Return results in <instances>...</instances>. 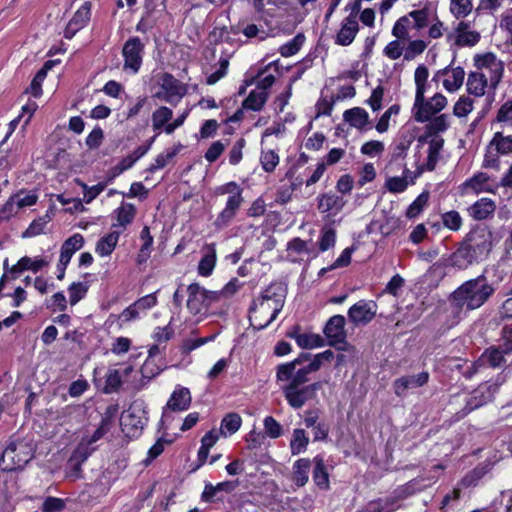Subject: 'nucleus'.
Wrapping results in <instances>:
<instances>
[{
    "mask_svg": "<svg viewBox=\"0 0 512 512\" xmlns=\"http://www.w3.org/2000/svg\"><path fill=\"white\" fill-rule=\"evenodd\" d=\"M323 363L320 354H316L308 365L298 368V373L292 383L281 385L283 395L292 408L300 409L316 397L317 391L322 388V383L314 382L308 385L306 383L309 381L308 375L318 371Z\"/></svg>",
    "mask_w": 512,
    "mask_h": 512,
    "instance_id": "f257e3e1",
    "label": "nucleus"
},
{
    "mask_svg": "<svg viewBox=\"0 0 512 512\" xmlns=\"http://www.w3.org/2000/svg\"><path fill=\"white\" fill-rule=\"evenodd\" d=\"M494 287L480 275L459 286L450 296L453 311L460 317L462 312L480 308L494 294Z\"/></svg>",
    "mask_w": 512,
    "mask_h": 512,
    "instance_id": "f03ea898",
    "label": "nucleus"
},
{
    "mask_svg": "<svg viewBox=\"0 0 512 512\" xmlns=\"http://www.w3.org/2000/svg\"><path fill=\"white\" fill-rule=\"evenodd\" d=\"M492 249V234L486 229H477L467 235L466 240L454 253L455 263L469 265L485 259Z\"/></svg>",
    "mask_w": 512,
    "mask_h": 512,
    "instance_id": "7ed1b4c3",
    "label": "nucleus"
},
{
    "mask_svg": "<svg viewBox=\"0 0 512 512\" xmlns=\"http://www.w3.org/2000/svg\"><path fill=\"white\" fill-rule=\"evenodd\" d=\"M32 460V437L14 436L0 456V469L11 472L23 469Z\"/></svg>",
    "mask_w": 512,
    "mask_h": 512,
    "instance_id": "20e7f679",
    "label": "nucleus"
},
{
    "mask_svg": "<svg viewBox=\"0 0 512 512\" xmlns=\"http://www.w3.org/2000/svg\"><path fill=\"white\" fill-rule=\"evenodd\" d=\"M504 378L498 377V382L480 384L471 394L460 393L451 396L449 403L455 405L457 403H465V407L459 412L460 416H465L471 411L490 402L499 386L503 383Z\"/></svg>",
    "mask_w": 512,
    "mask_h": 512,
    "instance_id": "39448f33",
    "label": "nucleus"
},
{
    "mask_svg": "<svg viewBox=\"0 0 512 512\" xmlns=\"http://www.w3.org/2000/svg\"><path fill=\"white\" fill-rule=\"evenodd\" d=\"M157 86L153 97L173 106H176L188 92L186 84L167 72L157 76Z\"/></svg>",
    "mask_w": 512,
    "mask_h": 512,
    "instance_id": "423d86ee",
    "label": "nucleus"
},
{
    "mask_svg": "<svg viewBox=\"0 0 512 512\" xmlns=\"http://www.w3.org/2000/svg\"><path fill=\"white\" fill-rule=\"evenodd\" d=\"M187 292V308L194 315L208 311L213 304L219 302V294L205 289L198 283L190 284Z\"/></svg>",
    "mask_w": 512,
    "mask_h": 512,
    "instance_id": "0eeeda50",
    "label": "nucleus"
},
{
    "mask_svg": "<svg viewBox=\"0 0 512 512\" xmlns=\"http://www.w3.org/2000/svg\"><path fill=\"white\" fill-rule=\"evenodd\" d=\"M425 93H422V97L418 98V94H415V101L413 105L414 119L419 123L429 121L431 117L442 109L447 104V99L444 95L437 93L429 100L425 99Z\"/></svg>",
    "mask_w": 512,
    "mask_h": 512,
    "instance_id": "6e6552de",
    "label": "nucleus"
},
{
    "mask_svg": "<svg viewBox=\"0 0 512 512\" xmlns=\"http://www.w3.org/2000/svg\"><path fill=\"white\" fill-rule=\"evenodd\" d=\"M144 54V44L139 37L129 38L123 45V69L132 74L138 73L141 68Z\"/></svg>",
    "mask_w": 512,
    "mask_h": 512,
    "instance_id": "1a4fd4ad",
    "label": "nucleus"
},
{
    "mask_svg": "<svg viewBox=\"0 0 512 512\" xmlns=\"http://www.w3.org/2000/svg\"><path fill=\"white\" fill-rule=\"evenodd\" d=\"M147 423L145 411L142 409L141 404L136 402L132 404L129 409L122 413L121 426L124 432L129 435H136L141 431Z\"/></svg>",
    "mask_w": 512,
    "mask_h": 512,
    "instance_id": "9d476101",
    "label": "nucleus"
},
{
    "mask_svg": "<svg viewBox=\"0 0 512 512\" xmlns=\"http://www.w3.org/2000/svg\"><path fill=\"white\" fill-rule=\"evenodd\" d=\"M287 294L286 286L281 282L271 283L260 295V299L270 301L274 305L269 321H274L282 310Z\"/></svg>",
    "mask_w": 512,
    "mask_h": 512,
    "instance_id": "9b49d317",
    "label": "nucleus"
},
{
    "mask_svg": "<svg viewBox=\"0 0 512 512\" xmlns=\"http://www.w3.org/2000/svg\"><path fill=\"white\" fill-rule=\"evenodd\" d=\"M377 313V304L371 300H359L348 310V318L355 325L367 324Z\"/></svg>",
    "mask_w": 512,
    "mask_h": 512,
    "instance_id": "f8f14e48",
    "label": "nucleus"
},
{
    "mask_svg": "<svg viewBox=\"0 0 512 512\" xmlns=\"http://www.w3.org/2000/svg\"><path fill=\"white\" fill-rule=\"evenodd\" d=\"M272 307L274 305L270 301L263 299L254 300L249 309V320L251 325L257 329H264L273 321H269V316L272 314Z\"/></svg>",
    "mask_w": 512,
    "mask_h": 512,
    "instance_id": "ddd939ff",
    "label": "nucleus"
},
{
    "mask_svg": "<svg viewBox=\"0 0 512 512\" xmlns=\"http://www.w3.org/2000/svg\"><path fill=\"white\" fill-rule=\"evenodd\" d=\"M311 358V354L307 352H302L300 355L294 360L279 364L276 367V379L280 383H284L283 385H289L292 383L293 379L296 377L298 373V366L303 363L309 361Z\"/></svg>",
    "mask_w": 512,
    "mask_h": 512,
    "instance_id": "4468645a",
    "label": "nucleus"
},
{
    "mask_svg": "<svg viewBox=\"0 0 512 512\" xmlns=\"http://www.w3.org/2000/svg\"><path fill=\"white\" fill-rule=\"evenodd\" d=\"M239 482L236 481H223L216 485L211 483L205 484L204 490L201 494L203 502L212 503L215 501H223L222 493H232L238 486Z\"/></svg>",
    "mask_w": 512,
    "mask_h": 512,
    "instance_id": "2eb2a0df",
    "label": "nucleus"
},
{
    "mask_svg": "<svg viewBox=\"0 0 512 512\" xmlns=\"http://www.w3.org/2000/svg\"><path fill=\"white\" fill-rule=\"evenodd\" d=\"M429 380V373L423 371L417 375H407L397 378L393 382L394 392L397 396L402 397L409 389L422 387L427 384Z\"/></svg>",
    "mask_w": 512,
    "mask_h": 512,
    "instance_id": "dca6fc26",
    "label": "nucleus"
},
{
    "mask_svg": "<svg viewBox=\"0 0 512 512\" xmlns=\"http://www.w3.org/2000/svg\"><path fill=\"white\" fill-rule=\"evenodd\" d=\"M345 318L342 315L332 316L324 327V334L329 340V345L336 346L344 343L346 333L344 330Z\"/></svg>",
    "mask_w": 512,
    "mask_h": 512,
    "instance_id": "f3484780",
    "label": "nucleus"
},
{
    "mask_svg": "<svg viewBox=\"0 0 512 512\" xmlns=\"http://www.w3.org/2000/svg\"><path fill=\"white\" fill-rule=\"evenodd\" d=\"M243 202V196H229L224 209L218 214L214 221L215 227L218 229L227 227L235 218Z\"/></svg>",
    "mask_w": 512,
    "mask_h": 512,
    "instance_id": "a211bd4d",
    "label": "nucleus"
},
{
    "mask_svg": "<svg viewBox=\"0 0 512 512\" xmlns=\"http://www.w3.org/2000/svg\"><path fill=\"white\" fill-rule=\"evenodd\" d=\"M455 44L459 47L475 46L481 38L478 31L471 30L470 21H460L455 27Z\"/></svg>",
    "mask_w": 512,
    "mask_h": 512,
    "instance_id": "6ab92c4d",
    "label": "nucleus"
},
{
    "mask_svg": "<svg viewBox=\"0 0 512 512\" xmlns=\"http://www.w3.org/2000/svg\"><path fill=\"white\" fill-rule=\"evenodd\" d=\"M32 205V194H25L22 196V193L15 194L10 197V199L4 204L2 209L0 210V219H8L14 213H18L20 209L26 206Z\"/></svg>",
    "mask_w": 512,
    "mask_h": 512,
    "instance_id": "aec40b11",
    "label": "nucleus"
},
{
    "mask_svg": "<svg viewBox=\"0 0 512 512\" xmlns=\"http://www.w3.org/2000/svg\"><path fill=\"white\" fill-rule=\"evenodd\" d=\"M346 201L343 197L334 193H324L318 197V209L321 213L337 215L345 206Z\"/></svg>",
    "mask_w": 512,
    "mask_h": 512,
    "instance_id": "412c9836",
    "label": "nucleus"
},
{
    "mask_svg": "<svg viewBox=\"0 0 512 512\" xmlns=\"http://www.w3.org/2000/svg\"><path fill=\"white\" fill-rule=\"evenodd\" d=\"M359 31L357 20L353 16H347L343 22L339 32L336 35L335 43L341 46L350 45L355 39Z\"/></svg>",
    "mask_w": 512,
    "mask_h": 512,
    "instance_id": "4be33fe9",
    "label": "nucleus"
},
{
    "mask_svg": "<svg viewBox=\"0 0 512 512\" xmlns=\"http://www.w3.org/2000/svg\"><path fill=\"white\" fill-rule=\"evenodd\" d=\"M400 508V504H397L395 498L390 495L383 498H377L369 501L365 506L356 512H395Z\"/></svg>",
    "mask_w": 512,
    "mask_h": 512,
    "instance_id": "5701e85b",
    "label": "nucleus"
},
{
    "mask_svg": "<svg viewBox=\"0 0 512 512\" xmlns=\"http://www.w3.org/2000/svg\"><path fill=\"white\" fill-rule=\"evenodd\" d=\"M84 245V238L81 234L75 233L69 237L61 247L59 262L61 265L67 266L73 254L80 250Z\"/></svg>",
    "mask_w": 512,
    "mask_h": 512,
    "instance_id": "b1692460",
    "label": "nucleus"
},
{
    "mask_svg": "<svg viewBox=\"0 0 512 512\" xmlns=\"http://www.w3.org/2000/svg\"><path fill=\"white\" fill-rule=\"evenodd\" d=\"M191 404V394L187 388L175 390L170 396L166 407L172 411H184Z\"/></svg>",
    "mask_w": 512,
    "mask_h": 512,
    "instance_id": "393cba45",
    "label": "nucleus"
},
{
    "mask_svg": "<svg viewBox=\"0 0 512 512\" xmlns=\"http://www.w3.org/2000/svg\"><path fill=\"white\" fill-rule=\"evenodd\" d=\"M488 77L481 72H471L467 79V91L476 97L483 96L488 85Z\"/></svg>",
    "mask_w": 512,
    "mask_h": 512,
    "instance_id": "a878e982",
    "label": "nucleus"
},
{
    "mask_svg": "<svg viewBox=\"0 0 512 512\" xmlns=\"http://www.w3.org/2000/svg\"><path fill=\"white\" fill-rule=\"evenodd\" d=\"M344 120L351 126L363 130L369 123V115L367 111L361 107L348 109L343 114Z\"/></svg>",
    "mask_w": 512,
    "mask_h": 512,
    "instance_id": "bb28decb",
    "label": "nucleus"
},
{
    "mask_svg": "<svg viewBox=\"0 0 512 512\" xmlns=\"http://www.w3.org/2000/svg\"><path fill=\"white\" fill-rule=\"evenodd\" d=\"M311 461L306 458L298 459L293 465L292 481L298 486L306 485L309 480Z\"/></svg>",
    "mask_w": 512,
    "mask_h": 512,
    "instance_id": "cd10ccee",
    "label": "nucleus"
},
{
    "mask_svg": "<svg viewBox=\"0 0 512 512\" xmlns=\"http://www.w3.org/2000/svg\"><path fill=\"white\" fill-rule=\"evenodd\" d=\"M495 208V203L491 199L482 198L471 206L470 214L476 220H484L493 214Z\"/></svg>",
    "mask_w": 512,
    "mask_h": 512,
    "instance_id": "c85d7f7f",
    "label": "nucleus"
},
{
    "mask_svg": "<svg viewBox=\"0 0 512 512\" xmlns=\"http://www.w3.org/2000/svg\"><path fill=\"white\" fill-rule=\"evenodd\" d=\"M242 424V418L238 413L231 412L224 416L221 421L219 433L222 437H228L236 433Z\"/></svg>",
    "mask_w": 512,
    "mask_h": 512,
    "instance_id": "c756f323",
    "label": "nucleus"
},
{
    "mask_svg": "<svg viewBox=\"0 0 512 512\" xmlns=\"http://www.w3.org/2000/svg\"><path fill=\"white\" fill-rule=\"evenodd\" d=\"M431 10L428 7L413 10L406 15L411 20V29L422 30L426 28L431 21Z\"/></svg>",
    "mask_w": 512,
    "mask_h": 512,
    "instance_id": "7c9ffc66",
    "label": "nucleus"
},
{
    "mask_svg": "<svg viewBox=\"0 0 512 512\" xmlns=\"http://www.w3.org/2000/svg\"><path fill=\"white\" fill-rule=\"evenodd\" d=\"M314 470L313 480L320 489H327L329 487V477L326 471L324 459L321 456H316L313 459Z\"/></svg>",
    "mask_w": 512,
    "mask_h": 512,
    "instance_id": "2f4dec72",
    "label": "nucleus"
},
{
    "mask_svg": "<svg viewBox=\"0 0 512 512\" xmlns=\"http://www.w3.org/2000/svg\"><path fill=\"white\" fill-rule=\"evenodd\" d=\"M494 147L501 155L512 153V135H505L503 132H496L490 141L489 148Z\"/></svg>",
    "mask_w": 512,
    "mask_h": 512,
    "instance_id": "473e14b6",
    "label": "nucleus"
},
{
    "mask_svg": "<svg viewBox=\"0 0 512 512\" xmlns=\"http://www.w3.org/2000/svg\"><path fill=\"white\" fill-rule=\"evenodd\" d=\"M208 253L200 260L198 264V273L207 277L212 274L216 264L215 244L207 245Z\"/></svg>",
    "mask_w": 512,
    "mask_h": 512,
    "instance_id": "72a5a7b5",
    "label": "nucleus"
},
{
    "mask_svg": "<svg viewBox=\"0 0 512 512\" xmlns=\"http://www.w3.org/2000/svg\"><path fill=\"white\" fill-rule=\"evenodd\" d=\"M119 234L120 232L113 231L108 235L102 237L96 244V252L100 256L110 255L118 243Z\"/></svg>",
    "mask_w": 512,
    "mask_h": 512,
    "instance_id": "f704fd0d",
    "label": "nucleus"
},
{
    "mask_svg": "<svg viewBox=\"0 0 512 512\" xmlns=\"http://www.w3.org/2000/svg\"><path fill=\"white\" fill-rule=\"evenodd\" d=\"M444 145V139L440 136L432 137L429 140L428 155H427V169L432 171L439 159L440 151Z\"/></svg>",
    "mask_w": 512,
    "mask_h": 512,
    "instance_id": "c9c22d12",
    "label": "nucleus"
},
{
    "mask_svg": "<svg viewBox=\"0 0 512 512\" xmlns=\"http://www.w3.org/2000/svg\"><path fill=\"white\" fill-rule=\"evenodd\" d=\"M288 257L291 258L292 261H297L298 258L302 259L304 255L309 256L311 251L307 246V242L300 239L294 238L287 244Z\"/></svg>",
    "mask_w": 512,
    "mask_h": 512,
    "instance_id": "e433bc0d",
    "label": "nucleus"
},
{
    "mask_svg": "<svg viewBox=\"0 0 512 512\" xmlns=\"http://www.w3.org/2000/svg\"><path fill=\"white\" fill-rule=\"evenodd\" d=\"M268 98L267 91L253 90L249 93L248 97L243 101V107L253 111L262 109Z\"/></svg>",
    "mask_w": 512,
    "mask_h": 512,
    "instance_id": "4c0bfd02",
    "label": "nucleus"
},
{
    "mask_svg": "<svg viewBox=\"0 0 512 512\" xmlns=\"http://www.w3.org/2000/svg\"><path fill=\"white\" fill-rule=\"evenodd\" d=\"M449 10L456 19H464L473 10V0H450Z\"/></svg>",
    "mask_w": 512,
    "mask_h": 512,
    "instance_id": "58836bf2",
    "label": "nucleus"
},
{
    "mask_svg": "<svg viewBox=\"0 0 512 512\" xmlns=\"http://www.w3.org/2000/svg\"><path fill=\"white\" fill-rule=\"evenodd\" d=\"M505 354L500 349V347L491 346L487 348L481 356V359L488 363L489 366L493 368H498L502 366L505 362Z\"/></svg>",
    "mask_w": 512,
    "mask_h": 512,
    "instance_id": "ea45409f",
    "label": "nucleus"
},
{
    "mask_svg": "<svg viewBox=\"0 0 512 512\" xmlns=\"http://www.w3.org/2000/svg\"><path fill=\"white\" fill-rule=\"evenodd\" d=\"M295 341L297 345L303 349H313L324 345L323 338L312 333L297 334V336H295Z\"/></svg>",
    "mask_w": 512,
    "mask_h": 512,
    "instance_id": "a19ab883",
    "label": "nucleus"
},
{
    "mask_svg": "<svg viewBox=\"0 0 512 512\" xmlns=\"http://www.w3.org/2000/svg\"><path fill=\"white\" fill-rule=\"evenodd\" d=\"M173 112L166 106L157 108L152 113V127L155 131L161 130L171 120Z\"/></svg>",
    "mask_w": 512,
    "mask_h": 512,
    "instance_id": "79ce46f5",
    "label": "nucleus"
},
{
    "mask_svg": "<svg viewBox=\"0 0 512 512\" xmlns=\"http://www.w3.org/2000/svg\"><path fill=\"white\" fill-rule=\"evenodd\" d=\"M465 72L462 67H456L451 70V75L443 81V86L449 92L458 90L464 81Z\"/></svg>",
    "mask_w": 512,
    "mask_h": 512,
    "instance_id": "37998d69",
    "label": "nucleus"
},
{
    "mask_svg": "<svg viewBox=\"0 0 512 512\" xmlns=\"http://www.w3.org/2000/svg\"><path fill=\"white\" fill-rule=\"evenodd\" d=\"M115 213L117 214V225L125 229L133 221L136 209L133 204L127 203L117 208Z\"/></svg>",
    "mask_w": 512,
    "mask_h": 512,
    "instance_id": "c03bdc74",
    "label": "nucleus"
},
{
    "mask_svg": "<svg viewBox=\"0 0 512 512\" xmlns=\"http://www.w3.org/2000/svg\"><path fill=\"white\" fill-rule=\"evenodd\" d=\"M308 443H309V439L306 436L305 430L295 429L293 431V437L290 442V449H291L292 455H298L301 452L305 451Z\"/></svg>",
    "mask_w": 512,
    "mask_h": 512,
    "instance_id": "a18cd8bd",
    "label": "nucleus"
},
{
    "mask_svg": "<svg viewBox=\"0 0 512 512\" xmlns=\"http://www.w3.org/2000/svg\"><path fill=\"white\" fill-rule=\"evenodd\" d=\"M489 180V176L486 173L478 172L471 178L463 183L465 189H470L475 193H479L485 190V185Z\"/></svg>",
    "mask_w": 512,
    "mask_h": 512,
    "instance_id": "49530a36",
    "label": "nucleus"
},
{
    "mask_svg": "<svg viewBox=\"0 0 512 512\" xmlns=\"http://www.w3.org/2000/svg\"><path fill=\"white\" fill-rule=\"evenodd\" d=\"M105 393L117 392L122 385V374L117 369H109L105 376Z\"/></svg>",
    "mask_w": 512,
    "mask_h": 512,
    "instance_id": "de8ad7c7",
    "label": "nucleus"
},
{
    "mask_svg": "<svg viewBox=\"0 0 512 512\" xmlns=\"http://www.w3.org/2000/svg\"><path fill=\"white\" fill-rule=\"evenodd\" d=\"M305 41L303 34H298L287 43L279 48V52L283 57H290L295 55L301 48Z\"/></svg>",
    "mask_w": 512,
    "mask_h": 512,
    "instance_id": "09e8293b",
    "label": "nucleus"
},
{
    "mask_svg": "<svg viewBox=\"0 0 512 512\" xmlns=\"http://www.w3.org/2000/svg\"><path fill=\"white\" fill-rule=\"evenodd\" d=\"M90 11L91 3L87 1L74 13L69 22L81 30L90 20Z\"/></svg>",
    "mask_w": 512,
    "mask_h": 512,
    "instance_id": "8fccbe9b",
    "label": "nucleus"
},
{
    "mask_svg": "<svg viewBox=\"0 0 512 512\" xmlns=\"http://www.w3.org/2000/svg\"><path fill=\"white\" fill-rule=\"evenodd\" d=\"M428 69L424 65H419L414 73V80L416 84V93L418 94V98L422 97V93H425L427 87V79H428Z\"/></svg>",
    "mask_w": 512,
    "mask_h": 512,
    "instance_id": "3c124183",
    "label": "nucleus"
},
{
    "mask_svg": "<svg viewBox=\"0 0 512 512\" xmlns=\"http://www.w3.org/2000/svg\"><path fill=\"white\" fill-rule=\"evenodd\" d=\"M279 160V155L274 150L261 152L260 163L265 172H273L279 164Z\"/></svg>",
    "mask_w": 512,
    "mask_h": 512,
    "instance_id": "603ef678",
    "label": "nucleus"
},
{
    "mask_svg": "<svg viewBox=\"0 0 512 512\" xmlns=\"http://www.w3.org/2000/svg\"><path fill=\"white\" fill-rule=\"evenodd\" d=\"M411 20H409V17L403 16L399 18L392 29V34L395 36L398 40H408L410 38L408 29L411 28Z\"/></svg>",
    "mask_w": 512,
    "mask_h": 512,
    "instance_id": "864d4df0",
    "label": "nucleus"
},
{
    "mask_svg": "<svg viewBox=\"0 0 512 512\" xmlns=\"http://www.w3.org/2000/svg\"><path fill=\"white\" fill-rule=\"evenodd\" d=\"M428 202V194H420L408 207L406 216L410 219L417 217Z\"/></svg>",
    "mask_w": 512,
    "mask_h": 512,
    "instance_id": "5fc2aeb1",
    "label": "nucleus"
},
{
    "mask_svg": "<svg viewBox=\"0 0 512 512\" xmlns=\"http://www.w3.org/2000/svg\"><path fill=\"white\" fill-rule=\"evenodd\" d=\"M449 122H448V116L446 114H441L437 117H435L433 120H431L427 125L426 128L429 130L430 134L437 135L440 132H444L448 129Z\"/></svg>",
    "mask_w": 512,
    "mask_h": 512,
    "instance_id": "6e6d98bb",
    "label": "nucleus"
},
{
    "mask_svg": "<svg viewBox=\"0 0 512 512\" xmlns=\"http://www.w3.org/2000/svg\"><path fill=\"white\" fill-rule=\"evenodd\" d=\"M177 152V149H171L165 153L159 154L155 158V161L149 166L148 171L154 173L157 170L164 168L168 162L177 154Z\"/></svg>",
    "mask_w": 512,
    "mask_h": 512,
    "instance_id": "4d7b16f0",
    "label": "nucleus"
},
{
    "mask_svg": "<svg viewBox=\"0 0 512 512\" xmlns=\"http://www.w3.org/2000/svg\"><path fill=\"white\" fill-rule=\"evenodd\" d=\"M400 111V106L398 104H393L390 106L384 114L379 119L378 123L376 124V130L379 133H384L389 128V120L392 115H397Z\"/></svg>",
    "mask_w": 512,
    "mask_h": 512,
    "instance_id": "13d9d810",
    "label": "nucleus"
},
{
    "mask_svg": "<svg viewBox=\"0 0 512 512\" xmlns=\"http://www.w3.org/2000/svg\"><path fill=\"white\" fill-rule=\"evenodd\" d=\"M489 73L488 80L489 84L492 88H496L499 82L502 79L503 73H504V64L500 60L495 63V65L489 67L486 69Z\"/></svg>",
    "mask_w": 512,
    "mask_h": 512,
    "instance_id": "bf43d9fd",
    "label": "nucleus"
},
{
    "mask_svg": "<svg viewBox=\"0 0 512 512\" xmlns=\"http://www.w3.org/2000/svg\"><path fill=\"white\" fill-rule=\"evenodd\" d=\"M415 484L416 480H412L407 484L398 487L390 496L392 498H395L397 504H400V501L406 499L407 497L415 493Z\"/></svg>",
    "mask_w": 512,
    "mask_h": 512,
    "instance_id": "052dcab7",
    "label": "nucleus"
},
{
    "mask_svg": "<svg viewBox=\"0 0 512 512\" xmlns=\"http://www.w3.org/2000/svg\"><path fill=\"white\" fill-rule=\"evenodd\" d=\"M32 269V258L28 256L22 257L16 264L11 266L10 278L17 279L26 270Z\"/></svg>",
    "mask_w": 512,
    "mask_h": 512,
    "instance_id": "680f3d73",
    "label": "nucleus"
},
{
    "mask_svg": "<svg viewBox=\"0 0 512 512\" xmlns=\"http://www.w3.org/2000/svg\"><path fill=\"white\" fill-rule=\"evenodd\" d=\"M442 221L445 227L457 231L462 226V218L457 211H449L442 215Z\"/></svg>",
    "mask_w": 512,
    "mask_h": 512,
    "instance_id": "e2e57ef3",
    "label": "nucleus"
},
{
    "mask_svg": "<svg viewBox=\"0 0 512 512\" xmlns=\"http://www.w3.org/2000/svg\"><path fill=\"white\" fill-rule=\"evenodd\" d=\"M473 109V100L469 97L462 96L454 105V114L457 117L467 116Z\"/></svg>",
    "mask_w": 512,
    "mask_h": 512,
    "instance_id": "0e129e2a",
    "label": "nucleus"
},
{
    "mask_svg": "<svg viewBox=\"0 0 512 512\" xmlns=\"http://www.w3.org/2000/svg\"><path fill=\"white\" fill-rule=\"evenodd\" d=\"M336 232L332 228L324 227L322 229L321 238L319 241V249L324 252L335 245Z\"/></svg>",
    "mask_w": 512,
    "mask_h": 512,
    "instance_id": "69168bd1",
    "label": "nucleus"
},
{
    "mask_svg": "<svg viewBox=\"0 0 512 512\" xmlns=\"http://www.w3.org/2000/svg\"><path fill=\"white\" fill-rule=\"evenodd\" d=\"M502 343L497 347L503 351L505 355L512 352V326H504L501 331Z\"/></svg>",
    "mask_w": 512,
    "mask_h": 512,
    "instance_id": "338daca9",
    "label": "nucleus"
},
{
    "mask_svg": "<svg viewBox=\"0 0 512 512\" xmlns=\"http://www.w3.org/2000/svg\"><path fill=\"white\" fill-rule=\"evenodd\" d=\"M496 120L499 123L512 124V100H508L501 105L497 112Z\"/></svg>",
    "mask_w": 512,
    "mask_h": 512,
    "instance_id": "774afa93",
    "label": "nucleus"
}]
</instances>
